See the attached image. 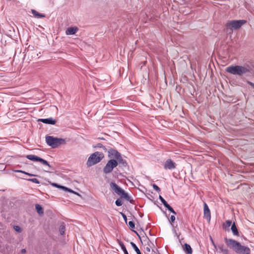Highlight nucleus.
<instances>
[{
    "mask_svg": "<svg viewBox=\"0 0 254 254\" xmlns=\"http://www.w3.org/2000/svg\"><path fill=\"white\" fill-rule=\"evenodd\" d=\"M251 68L249 65H231L226 68V71L231 74L242 76L250 72Z\"/></svg>",
    "mask_w": 254,
    "mask_h": 254,
    "instance_id": "f257e3e1",
    "label": "nucleus"
},
{
    "mask_svg": "<svg viewBox=\"0 0 254 254\" xmlns=\"http://www.w3.org/2000/svg\"><path fill=\"white\" fill-rule=\"evenodd\" d=\"M226 245L231 249H233L237 253H243L244 251L249 252V247L242 246L241 244L232 239H224Z\"/></svg>",
    "mask_w": 254,
    "mask_h": 254,
    "instance_id": "f03ea898",
    "label": "nucleus"
},
{
    "mask_svg": "<svg viewBox=\"0 0 254 254\" xmlns=\"http://www.w3.org/2000/svg\"><path fill=\"white\" fill-rule=\"evenodd\" d=\"M226 245L231 249H233L237 253H243L244 251L249 252V247L242 246L241 244L232 239H224Z\"/></svg>",
    "mask_w": 254,
    "mask_h": 254,
    "instance_id": "7ed1b4c3",
    "label": "nucleus"
},
{
    "mask_svg": "<svg viewBox=\"0 0 254 254\" xmlns=\"http://www.w3.org/2000/svg\"><path fill=\"white\" fill-rule=\"evenodd\" d=\"M45 140L46 143L52 148H57L61 145H64L66 143L65 139L55 137L53 136H46Z\"/></svg>",
    "mask_w": 254,
    "mask_h": 254,
    "instance_id": "20e7f679",
    "label": "nucleus"
},
{
    "mask_svg": "<svg viewBox=\"0 0 254 254\" xmlns=\"http://www.w3.org/2000/svg\"><path fill=\"white\" fill-rule=\"evenodd\" d=\"M104 157L103 153L96 151L92 154L88 159L87 161V165L91 167L99 162H100Z\"/></svg>",
    "mask_w": 254,
    "mask_h": 254,
    "instance_id": "39448f33",
    "label": "nucleus"
},
{
    "mask_svg": "<svg viewBox=\"0 0 254 254\" xmlns=\"http://www.w3.org/2000/svg\"><path fill=\"white\" fill-rule=\"evenodd\" d=\"M247 23L245 20H233L228 21L226 23V26L231 30L240 28L244 24Z\"/></svg>",
    "mask_w": 254,
    "mask_h": 254,
    "instance_id": "423d86ee",
    "label": "nucleus"
},
{
    "mask_svg": "<svg viewBox=\"0 0 254 254\" xmlns=\"http://www.w3.org/2000/svg\"><path fill=\"white\" fill-rule=\"evenodd\" d=\"M118 166V161L115 159H110L109 160L105 166L103 168V172L105 174L111 173L114 168Z\"/></svg>",
    "mask_w": 254,
    "mask_h": 254,
    "instance_id": "0eeeda50",
    "label": "nucleus"
},
{
    "mask_svg": "<svg viewBox=\"0 0 254 254\" xmlns=\"http://www.w3.org/2000/svg\"><path fill=\"white\" fill-rule=\"evenodd\" d=\"M121 153H119L117 150L114 149L112 148L109 147L108 151V157L110 159H115L120 157Z\"/></svg>",
    "mask_w": 254,
    "mask_h": 254,
    "instance_id": "6e6552de",
    "label": "nucleus"
},
{
    "mask_svg": "<svg viewBox=\"0 0 254 254\" xmlns=\"http://www.w3.org/2000/svg\"><path fill=\"white\" fill-rule=\"evenodd\" d=\"M177 164L171 159H168L165 162L164 164V169L165 170H173L176 168Z\"/></svg>",
    "mask_w": 254,
    "mask_h": 254,
    "instance_id": "1a4fd4ad",
    "label": "nucleus"
},
{
    "mask_svg": "<svg viewBox=\"0 0 254 254\" xmlns=\"http://www.w3.org/2000/svg\"><path fill=\"white\" fill-rule=\"evenodd\" d=\"M110 186L111 190L114 191L118 195H121L122 192H123V190L119 187L115 183L111 182L110 184Z\"/></svg>",
    "mask_w": 254,
    "mask_h": 254,
    "instance_id": "9d476101",
    "label": "nucleus"
},
{
    "mask_svg": "<svg viewBox=\"0 0 254 254\" xmlns=\"http://www.w3.org/2000/svg\"><path fill=\"white\" fill-rule=\"evenodd\" d=\"M203 217L204 218L206 219L208 221H210L211 219V213L210 209L207 205V204L204 202V211H203Z\"/></svg>",
    "mask_w": 254,
    "mask_h": 254,
    "instance_id": "9b49d317",
    "label": "nucleus"
},
{
    "mask_svg": "<svg viewBox=\"0 0 254 254\" xmlns=\"http://www.w3.org/2000/svg\"><path fill=\"white\" fill-rule=\"evenodd\" d=\"M38 122L50 125H55L56 123V120L52 118H49L47 119H39L38 120Z\"/></svg>",
    "mask_w": 254,
    "mask_h": 254,
    "instance_id": "f8f14e48",
    "label": "nucleus"
},
{
    "mask_svg": "<svg viewBox=\"0 0 254 254\" xmlns=\"http://www.w3.org/2000/svg\"><path fill=\"white\" fill-rule=\"evenodd\" d=\"M78 29L77 27H70L67 29L65 33L66 35H73L74 34L78 31Z\"/></svg>",
    "mask_w": 254,
    "mask_h": 254,
    "instance_id": "ddd939ff",
    "label": "nucleus"
},
{
    "mask_svg": "<svg viewBox=\"0 0 254 254\" xmlns=\"http://www.w3.org/2000/svg\"><path fill=\"white\" fill-rule=\"evenodd\" d=\"M120 195H121V196L122 197H123L124 198H125V199H126L127 200L129 201L131 203L133 201V200L131 198V197L128 194V193L126 192L124 190H123V192H122L121 193Z\"/></svg>",
    "mask_w": 254,
    "mask_h": 254,
    "instance_id": "4468645a",
    "label": "nucleus"
},
{
    "mask_svg": "<svg viewBox=\"0 0 254 254\" xmlns=\"http://www.w3.org/2000/svg\"><path fill=\"white\" fill-rule=\"evenodd\" d=\"M31 12L33 14V15L37 18H43L45 17V15L44 14L38 12L35 9H31Z\"/></svg>",
    "mask_w": 254,
    "mask_h": 254,
    "instance_id": "2eb2a0df",
    "label": "nucleus"
},
{
    "mask_svg": "<svg viewBox=\"0 0 254 254\" xmlns=\"http://www.w3.org/2000/svg\"><path fill=\"white\" fill-rule=\"evenodd\" d=\"M116 160L118 161V164H121L122 166L124 167H125L127 165L126 161L123 158L121 154L120 155V157H119Z\"/></svg>",
    "mask_w": 254,
    "mask_h": 254,
    "instance_id": "dca6fc26",
    "label": "nucleus"
},
{
    "mask_svg": "<svg viewBox=\"0 0 254 254\" xmlns=\"http://www.w3.org/2000/svg\"><path fill=\"white\" fill-rule=\"evenodd\" d=\"M26 157L32 161H40V157L35 156L34 155H27L26 156Z\"/></svg>",
    "mask_w": 254,
    "mask_h": 254,
    "instance_id": "f3484780",
    "label": "nucleus"
},
{
    "mask_svg": "<svg viewBox=\"0 0 254 254\" xmlns=\"http://www.w3.org/2000/svg\"><path fill=\"white\" fill-rule=\"evenodd\" d=\"M35 208H36V210L37 212V213L41 215H43L44 214V210H43V209L42 208V207L38 204H37L35 205Z\"/></svg>",
    "mask_w": 254,
    "mask_h": 254,
    "instance_id": "a211bd4d",
    "label": "nucleus"
},
{
    "mask_svg": "<svg viewBox=\"0 0 254 254\" xmlns=\"http://www.w3.org/2000/svg\"><path fill=\"white\" fill-rule=\"evenodd\" d=\"M231 229L233 232V234L234 235L238 236L239 235L238 230L237 228V227L235 225V222H234L233 224L232 225Z\"/></svg>",
    "mask_w": 254,
    "mask_h": 254,
    "instance_id": "6ab92c4d",
    "label": "nucleus"
},
{
    "mask_svg": "<svg viewBox=\"0 0 254 254\" xmlns=\"http://www.w3.org/2000/svg\"><path fill=\"white\" fill-rule=\"evenodd\" d=\"M184 251H185L188 254H190L192 253V249L190 245L188 244H185L184 245V247L183 248Z\"/></svg>",
    "mask_w": 254,
    "mask_h": 254,
    "instance_id": "aec40b11",
    "label": "nucleus"
},
{
    "mask_svg": "<svg viewBox=\"0 0 254 254\" xmlns=\"http://www.w3.org/2000/svg\"><path fill=\"white\" fill-rule=\"evenodd\" d=\"M65 230V225L64 223H62L60 227L59 231L61 235H63L64 234Z\"/></svg>",
    "mask_w": 254,
    "mask_h": 254,
    "instance_id": "412c9836",
    "label": "nucleus"
},
{
    "mask_svg": "<svg viewBox=\"0 0 254 254\" xmlns=\"http://www.w3.org/2000/svg\"><path fill=\"white\" fill-rule=\"evenodd\" d=\"M119 244L121 246L122 250L123 251L124 254H128V252L124 245V243L122 241H119Z\"/></svg>",
    "mask_w": 254,
    "mask_h": 254,
    "instance_id": "4be33fe9",
    "label": "nucleus"
},
{
    "mask_svg": "<svg viewBox=\"0 0 254 254\" xmlns=\"http://www.w3.org/2000/svg\"><path fill=\"white\" fill-rule=\"evenodd\" d=\"M159 198L160 200V201L162 202V203L163 204L164 206L166 207L168 204V203L167 202V201L160 195L159 196Z\"/></svg>",
    "mask_w": 254,
    "mask_h": 254,
    "instance_id": "5701e85b",
    "label": "nucleus"
},
{
    "mask_svg": "<svg viewBox=\"0 0 254 254\" xmlns=\"http://www.w3.org/2000/svg\"><path fill=\"white\" fill-rule=\"evenodd\" d=\"M42 164H43L44 165L48 166L49 167H51L50 165L49 164V163L45 160L40 158V161Z\"/></svg>",
    "mask_w": 254,
    "mask_h": 254,
    "instance_id": "b1692460",
    "label": "nucleus"
},
{
    "mask_svg": "<svg viewBox=\"0 0 254 254\" xmlns=\"http://www.w3.org/2000/svg\"><path fill=\"white\" fill-rule=\"evenodd\" d=\"M15 172H19V173H23V174H25L27 175H28L29 176H35V175L34 174H30V173H27V172H26L25 171H22V170H15L14 171Z\"/></svg>",
    "mask_w": 254,
    "mask_h": 254,
    "instance_id": "393cba45",
    "label": "nucleus"
},
{
    "mask_svg": "<svg viewBox=\"0 0 254 254\" xmlns=\"http://www.w3.org/2000/svg\"><path fill=\"white\" fill-rule=\"evenodd\" d=\"M61 189L65 190V191H69L70 192H71V193H75V194H76L77 193L75 192V191H74L73 190H72L68 188H66L65 187H61Z\"/></svg>",
    "mask_w": 254,
    "mask_h": 254,
    "instance_id": "a878e982",
    "label": "nucleus"
},
{
    "mask_svg": "<svg viewBox=\"0 0 254 254\" xmlns=\"http://www.w3.org/2000/svg\"><path fill=\"white\" fill-rule=\"evenodd\" d=\"M27 181L32 182L33 183H36L37 184H40V181L36 178L29 179H27Z\"/></svg>",
    "mask_w": 254,
    "mask_h": 254,
    "instance_id": "bb28decb",
    "label": "nucleus"
},
{
    "mask_svg": "<svg viewBox=\"0 0 254 254\" xmlns=\"http://www.w3.org/2000/svg\"><path fill=\"white\" fill-rule=\"evenodd\" d=\"M130 245L132 246V248L134 250L136 253L139 250L138 248L136 246V245L133 242H130Z\"/></svg>",
    "mask_w": 254,
    "mask_h": 254,
    "instance_id": "cd10ccee",
    "label": "nucleus"
},
{
    "mask_svg": "<svg viewBox=\"0 0 254 254\" xmlns=\"http://www.w3.org/2000/svg\"><path fill=\"white\" fill-rule=\"evenodd\" d=\"M171 212L173 213L174 215L176 214V212L173 209V208L170 206L169 204L166 207Z\"/></svg>",
    "mask_w": 254,
    "mask_h": 254,
    "instance_id": "c85d7f7f",
    "label": "nucleus"
},
{
    "mask_svg": "<svg viewBox=\"0 0 254 254\" xmlns=\"http://www.w3.org/2000/svg\"><path fill=\"white\" fill-rule=\"evenodd\" d=\"M128 225L131 229V230H132L133 229L135 228V224L134 223L133 221H129L128 222Z\"/></svg>",
    "mask_w": 254,
    "mask_h": 254,
    "instance_id": "c756f323",
    "label": "nucleus"
},
{
    "mask_svg": "<svg viewBox=\"0 0 254 254\" xmlns=\"http://www.w3.org/2000/svg\"><path fill=\"white\" fill-rule=\"evenodd\" d=\"M116 205L118 206H121L123 204L122 201L120 199H118L115 201Z\"/></svg>",
    "mask_w": 254,
    "mask_h": 254,
    "instance_id": "7c9ffc66",
    "label": "nucleus"
},
{
    "mask_svg": "<svg viewBox=\"0 0 254 254\" xmlns=\"http://www.w3.org/2000/svg\"><path fill=\"white\" fill-rule=\"evenodd\" d=\"M13 228L17 232L20 233L21 232V229L18 226H14Z\"/></svg>",
    "mask_w": 254,
    "mask_h": 254,
    "instance_id": "2f4dec72",
    "label": "nucleus"
},
{
    "mask_svg": "<svg viewBox=\"0 0 254 254\" xmlns=\"http://www.w3.org/2000/svg\"><path fill=\"white\" fill-rule=\"evenodd\" d=\"M175 219H176V218H175V216L174 215L171 216L170 220L169 221L171 224H172V223H173L175 221Z\"/></svg>",
    "mask_w": 254,
    "mask_h": 254,
    "instance_id": "473e14b6",
    "label": "nucleus"
},
{
    "mask_svg": "<svg viewBox=\"0 0 254 254\" xmlns=\"http://www.w3.org/2000/svg\"><path fill=\"white\" fill-rule=\"evenodd\" d=\"M153 188L156 190L158 192H160V189L155 184H153Z\"/></svg>",
    "mask_w": 254,
    "mask_h": 254,
    "instance_id": "72a5a7b5",
    "label": "nucleus"
},
{
    "mask_svg": "<svg viewBox=\"0 0 254 254\" xmlns=\"http://www.w3.org/2000/svg\"><path fill=\"white\" fill-rule=\"evenodd\" d=\"M122 217H123L126 223H127V216L123 212L120 213Z\"/></svg>",
    "mask_w": 254,
    "mask_h": 254,
    "instance_id": "f704fd0d",
    "label": "nucleus"
},
{
    "mask_svg": "<svg viewBox=\"0 0 254 254\" xmlns=\"http://www.w3.org/2000/svg\"><path fill=\"white\" fill-rule=\"evenodd\" d=\"M232 224V222L230 220H227L226 222V226L227 227H229Z\"/></svg>",
    "mask_w": 254,
    "mask_h": 254,
    "instance_id": "c9c22d12",
    "label": "nucleus"
},
{
    "mask_svg": "<svg viewBox=\"0 0 254 254\" xmlns=\"http://www.w3.org/2000/svg\"><path fill=\"white\" fill-rule=\"evenodd\" d=\"M52 185L53 186H54V187H56L57 188H60V189H61V187H64V186H60V185H58L57 184H56V183H52Z\"/></svg>",
    "mask_w": 254,
    "mask_h": 254,
    "instance_id": "e433bc0d",
    "label": "nucleus"
},
{
    "mask_svg": "<svg viewBox=\"0 0 254 254\" xmlns=\"http://www.w3.org/2000/svg\"><path fill=\"white\" fill-rule=\"evenodd\" d=\"M252 88H254V83L249 81L247 80L246 81Z\"/></svg>",
    "mask_w": 254,
    "mask_h": 254,
    "instance_id": "4c0bfd02",
    "label": "nucleus"
},
{
    "mask_svg": "<svg viewBox=\"0 0 254 254\" xmlns=\"http://www.w3.org/2000/svg\"><path fill=\"white\" fill-rule=\"evenodd\" d=\"M103 147V145L102 144L99 143H97L95 146V147H99V148H102Z\"/></svg>",
    "mask_w": 254,
    "mask_h": 254,
    "instance_id": "58836bf2",
    "label": "nucleus"
},
{
    "mask_svg": "<svg viewBox=\"0 0 254 254\" xmlns=\"http://www.w3.org/2000/svg\"><path fill=\"white\" fill-rule=\"evenodd\" d=\"M250 253H251V250H250V249L249 248V252L244 251L243 253H245L244 254H250Z\"/></svg>",
    "mask_w": 254,
    "mask_h": 254,
    "instance_id": "ea45409f",
    "label": "nucleus"
},
{
    "mask_svg": "<svg viewBox=\"0 0 254 254\" xmlns=\"http://www.w3.org/2000/svg\"><path fill=\"white\" fill-rule=\"evenodd\" d=\"M102 148L103 149V150L105 151V152H108V149H107L106 147H105L104 146H103V147H102Z\"/></svg>",
    "mask_w": 254,
    "mask_h": 254,
    "instance_id": "a19ab883",
    "label": "nucleus"
},
{
    "mask_svg": "<svg viewBox=\"0 0 254 254\" xmlns=\"http://www.w3.org/2000/svg\"><path fill=\"white\" fill-rule=\"evenodd\" d=\"M146 251L147 252H150V247H147L146 248Z\"/></svg>",
    "mask_w": 254,
    "mask_h": 254,
    "instance_id": "79ce46f5",
    "label": "nucleus"
},
{
    "mask_svg": "<svg viewBox=\"0 0 254 254\" xmlns=\"http://www.w3.org/2000/svg\"><path fill=\"white\" fill-rule=\"evenodd\" d=\"M26 252V250L25 249H22L21 251V252L22 253H25Z\"/></svg>",
    "mask_w": 254,
    "mask_h": 254,
    "instance_id": "37998d69",
    "label": "nucleus"
},
{
    "mask_svg": "<svg viewBox=\"0 0 254 254\" xmlns=\"http://www.w3.org/2000/svg\"><path fill=\"white\" fill-rule=\"evenodd\" d=\"M136 253H137V254H141V252H140V250H139L138 251H137V252H136Z\"/></svg>",
    "mask_w": 254,
    "mask_h": 254,
    "instance_id": "c03bdc74",
    "label": "nucleus"
},
{
    "mask_svg": "<svg viewBox=\"0 0 254 254\" xmlns=\"http://www.w3.org/2000/svg\"><path fill=\"white\" fill-rule=\"evenodd\" d=\"M134 232L137 235V236L140 238V236L138 234V233L136 232V231H134Z\"/></svg>",
    "mask_w": 254,
    "mask_h": 254,
    "instance_id": "a18cd8bd",
    "label": "nucleus"
},
{
    "mask_svg": "<svg viewBox=\"0 0 254 254\" xmlns=\"http://www.w3.org/2000/svg\"><path fill=\"white\" fill-rule=\"evenodd\" d=\"M212 244H213L215 248H216V246L214 245L213 241L212 240Z\"/></svg>",
    "mask_w": 254,
    "mask_h": 254,
    "instance_id": "49530a36",
    "label": "nucleus"
},
{
    "mask_svg": "<svg viewBox=\"0 0 254 254\" xmlns=\"http://www.w3.org/2000/svg\"><path fill=\"white\" fill-rule=\"evenodd\" d=\"M99 139H103V138H100L99 137Z\"/></svg>",
    "mask_w": 254,
    "mask_h": 254,
    "instance_id": "de8ad7c7",
    "label": "nucleus"
}]
</instances>
